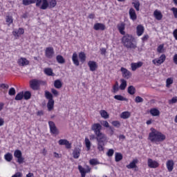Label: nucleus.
Wrapping results in <instances>:
<instances>
[{
  "instance_id": "nucleus-49",
  "label": "nucleus",
  "mask_w": 177,
  "mask_h": 177,
  "mask_svg": "<svg viewBox=\"0 0 177 177\" xmlns=\"http://www.w3.org/2000/svg\"><path fill=\"white\" fill-rule=\"evenodd\" d=\"M85 145H86V147L88 150H91V141L89 140V138H85Z\"/></svg>"
},
{
  "instance_id": "nucleus-58",
  "label": "nucleus",
  "mask_w": 177,
  "mask_h": 177,
  "mask_svg": "<svg viewBox=\"0 0 177 177\" xmlns=\"http://www.w3.org/2000/svg\"><path fill=\"white\" fill-rule=\"evenodd\" d=\"M51 92L54 96H58L59 95V91L55 88H51Z\"/></svg>"
},
{
  "instance_id": "nucleus-1",
  "label": "nucleus",
  "mask_w": 177,
  "mask_h": 177,
  "mask_svg": "<svg viewBox=\"0 0 177 177\" xmlns=\"http://www.w3.org/2000/svg\"><path fill=\"white\" fill-rule=\"evenodd\" d=\"M150 131L151 132L148 136V140H149L151 143L160 145V143H162V142L167 139V136L164 133L158 131L156 129L152 127Z\"/></svg>"
},
{
  "instance_id": "nucleus-28",
  "label": "nucleus",
  "mask_w": 177,
  "mask_h": 177,
  "mask_svg": "<svg viewBox=\"0 0 177 177\" xmlns=\"http://www.w3.org/2000/svg\"><path fill=\"white\" fill-rule=\"evenodd\" d=\"M132 5L133 8L136 9V12H139L140 10V2L139 0H132Z\"/></svg>"
},
{
  "instance_id": "nucleus-7",
  "label": "nucleus",
  "mask_w": 177,
  "mask_h": 177,
  "mask_svg": "<svg viewBox=\"0 0 177 177\" xmlns=\"http://www.w3.org/2000/svg\"><path fill=\"white\" fill-rule=\"evenodd\" d=\"M14 157L15 158H17V162H18V164H23V162H24V158L23 157V153L19 149H17L14 151Z\"/></svg>"
},
{
  "instance_id": "nucleus-30",
  "label": "nucleus",
  "mask_w": 177,
  "mask_h": 177,
  "mask_svg": "<svg viewBox=\"0 0 177 177\" xmlns=\"http://www.w3.org/2000/svg\"><path fill=\"white\" fill-rule=\"evenodd\" d=\"M44 74L46 75H48V77H55V74L53 73V70L50 68H46L44 70Z\"/></svg>"
},
{
  "instance_id": "nucleus-20",
  "label": "nucleus",
  "mask_w": 177,
  "mask_h": 177,
  "mask_svg": "<svg viewBox=\"0 0 177 177\" xmlns=\"http://www.w3.org/2000/svg\"><path fill=\"white\" fill-rule=\"evenodd\" d=\"M117 28L121 35H125V24L121 22L117 25Z\"/></svg>"
},
{
  "instance_id": "nucleus-29",
  "label": "nucleus",
  "mask_w": 177,
  "mask_h": 177,
  "mask_svg": "<svg viewBox=\"0 0 177 177\" xmlns=\"http://www.w3.org/2000/svg\"><path fill=\"white\" fill-rule=\"evenodd\" d=\"M81 154V149L80 148H75L73 151V158H80V156Z\"/></svg>"
},
{
  "instance_id": "nucleus-34",
  "label": "nucleus",
  "mask_w": 177,
  "mask_h": 177,
  "mask_svg": "<svg viewBox=\"0 0 177 177\" xmlns=\"http://www.w3.org/2000/svg\"><path fill=\"white\" fill-rule=\"evenodd\" d=\"M79 59L81 63H85V62L86 61V55H85V53L80 52L79 53Z\"/></svg>"
},
{
  "instance_id": "nucleus-51",
  "label": "nucleus",
  "mask_w": 177,
  "mask_h": 177,
  "mask_svg": "<svg viewBox=\"0 0 177 177\" xmlns=\"http://www.w3.org/2000/svg\"><path fill=\"white\" fill-rule=\"evenodd\" d=\"M56 5H57V1H56V0H50L48 3V6H50V8H55Z\"/></svg>"
},
{
  "instance_id": "nucleus-27",
  "label": "nucleus",
  "mask_w": 177,
  "mask_h": 177,
  "mask_svg": "<svg viewBox=\"0 0 177 177\" xmlns=\"http://www.w3.org/2000/svg\"><path fill=\"white\" fill-rule=\"evenodd\" d=\"M153 16L155 17V19H156V20H162V13H161V11L158 10H156L153 12Z\"/></svg>"
},
{
  "instance_id": "nucleus-41",
  "label": "nucleus",
  "mask_w": 177,
  "mask_h": 177,
  "mask_svg": "<svg viewBox=\"0 0 177 177\" xmlns=\"http://www.w3.org/2000/svg\"><path fill=\"white\" fill-rule=\"evenodd\" d=\"M22 3L24 6H28V5L35 3V0H22Z\"/></svg>"
},
{
  "instance_id": "nucleus-6",
  "label": "nucleus",
  "mask_w": 177,
  "mask_h": 177,
  "mask_svg": "<svg viewBox=\"0 0 177 177\" xmlns=\"http://www.w3.org/2000/svg\"><path fill=\"white\" fill-rule=\"evenodd\" d=\"M35 3L37 8H40L42 10H46L49 7L48 0H35Z\"/></svg>"
},
{
  "instance_id": "nucleus-8",
  "label": "nucleus",
  "mask_w": 177,
  "mask_h": 177,
  "mask_svg": "<svg viewBox=\"0 0 177 177\" xmlns=\"http://www.w3.org/2000/svg\"><path fill=\"white\" fill-rule=\"evenodd\" d=\"M167 59V56L165 54H162L159 58H156L152 60L153 64L155 66H160V64H162Z\"/></svg>"
},
{
  "instance_id": "nucleus-21",
  "label": "nucleus",
  "mask_w": 177,
  "mask_h": 177,
  "mask_svg": "<svg viewBox=\"0 0 177 177\" xmlns=\"http://www.w3.org/2000/svg\"><path fill=\"white\" fill-rule=\"evenodd\" d=\"M175 163L173 160H168L166 162V167L169 172H172L174 171V166Z\"/></svg>"
},
{
  "instance_id": "nucleus-32",
  "label": "nucleus",
  "mask_w": 177,
  "mask_h": 177,
  "mask_svg": "<svg viewBox=\"0 0 177 177\" xmlns=\"http://www.w3.org/2000/svg\"><path fill=\"white\" fill-rule=\"evenodd\" d=\"M149 113L151 115H153V117H157L160 115V111L156 108L151 109Z\"/></svg>"
},
{
  "instance_id": "nucleus-10",
  "label": "nucleus",
  "mask_w": 177,
  "mask_h": 177,
  "mask_svg": "<svg viewBox=\"0 0 177 177\" xmlns=\"http://www.w3.org/2000/svg\"><path fill=\"white\" fill-rule=\"evenodd\" d=\"M48 125L50 133H53V135H59V129H57V127H56V124H55L53 121H49Z\"/></svg>"
},
{
  "instance_id": "nucleus-3",
  "label": "nucleus",
  "mask_w": 177,
  "mask_h": 177,
  "mask_svg": "<svg viewBox=\"0 0 177 177\" xmlns=\"http://www.w3.org/2000/svg\"><path fill=\"white\" fill-rule=\"evenodd\" d=\"M48 82L46 80H41L38 79H32L29 81V86L32 91H39L41 86H46Z\"/></svg>"
},
{
  "instance_id": "nucleus-64",
  "label": "nucleus",
  "mask_w": 177,
  "mask_h": 177,
  "mask_svg": "<svg viewBox=\"0 0 177 177\" xmlns=\"http://www.w3.org/2000/svg\"><path fill=\"white\" fill-rule=\"evenodd\" d=\"M109 129H110V135L111 136H113V135H114V128H113V127H109Z\"/></svg>"
},
{
  "instance_id": "nucleus-63",
  "label": "nucleus",
  "mask_w": 177,
  "mask_h": 177,
  "mask_svg": "<svg viewBox=\"0 0 177 177\" xmlns=\"http://www.w3.org/2000/svg\"><path fill=\"white\" fill-rule=\"evenodd\" d=\"M173 36L175 38V39L177 41V29H175L173 31Z\"/></svg>"
},
{
  "instance_id": "nucleus-22",
  "label": "nucleus",
  "mask_w": 177,
  "mask_h": 177,
  "mask_svg": "<svg viewBox=\"0 0 177 177\" xmlns=\"http://www.w3.org/2000/svg\"><path fill=\"white\" fill-rule=\"evenodd\" d=\"M129 15L131 20H133V21H135L136 19H138V15H136V11H135V9L133 8L129 9Z\"/></svg>"
},
{
  "instance_id": "nucleus-39",
  "label": "nucleus",
  "mask_w": 177,
  "mask_h": 177,
  "mask_svg": "<svg viewBox=\"0 0 177 177\" xmlns=\"http://www.w3.org/2000/svg\"><path fill=\"white\" fill-rule=\"evenodd\" d=\"M6 21L8 26H10V24H13V17L10 15H7L6 17Z\"/></svg>"
},
{
  "instance_id": "nucleus-45",
  "label": "nucleus",
  "mask_w": 177,
  "mask_h": 177,
  "mask_svg": "<svg viewBox=\"0 0 177 177\" xmlns=\"http://www.w3.org/2000/svg\"><path fill=\"white\" fill-rule=\"evenodd\" d=\"M24 99H25V100H29V99H31V92L25 91L24 93Z\"/></svg>"
},
{
  "instance_id": "nucleus-15",
  "label": "nucleus",
  "mask_w": 177,
  "mask_h": 177,
  "mask_svg": "<svg viewBox=\"0 0 177 177\" xmlns=\"http://www.w3.org/2000/svg\"><path fill=\"white\" fill-rule=\"evenodd\" d=\"M78 169L80 173L81 174V177H85L86 176V174H89V172H91V167H88L87 169L85 170V169L84 167H82V166L79 165L78 166Z\"/></svg>"
},
{
  "instance_id": "nucleus-56",
  "label": "nucleus",
  "mask_w": 177,
  "mask_h": 177,
  "mask_svg": "<svg viewBox=\"0 0 177 177\" xmlns=\"http://www.w3.org/2000/svg\"><path fill=\"white\" fill-rule=\"evenodd\" d=\"M177 102V97H173L172 99L169 100V104H174L175 103H176Z\"/></svg>"
},
{
  "instance_id": "nucleus-31",
  "label": "nucleus",
  "mask_w": 177,
  "mask_h": 177,
  "mask_svg": "<svg viewBox=\"0 0 177 177\" xmlns=\"http://www.w3.org/2000/svg\"><path fill=\"white\" fill-rule=\"evenodd\" d=\"M131 117V112L126 111L122 112L120 114V118H122V120H128Z\"/></svg>"
},
{
  "instance_id": "nucleus-42",
  "label": "nucleus",
  "mask_w": 177,
  "mask_h": 177,
  "mask_svg": "<svg viewBox=\"0 0 177 177\" xmlns=\"http://www.w3.org/2000/svg\"><path fill=\"white\" fill-rule=\"evenodd\" d=\"M100 114L102 118H104L105 120H107L109 118V113L105 110H101L100 111Z\"/></svg>"
},
{
  "instance_id": "nucleus-25",
  "label": "nucleus",
  "mask_w": 177,
  "mask_h": 177,
  "mask_svg": "<svg viewBox=\"0 0 177 177\" xmlns=\"http://www.w3.org/2000/svg\"><path fill=\"white\" fill-rule=\"evenodd\" d=\"M144 32H145V27L142 26V24L137 26L136 34H137L138 37H142V35H143Z\"/></svg>"
},
{
  "instance_id": "nucleus-26",
  "label": "nucleus",
  "mask_w": 177,
  "mask_h": 177,
  "mask_svg": "<svg viewBox=\"0 0 177 177\" xmlns=\"http://www.w3.org/2000/svg\"><path fill=\"white\" fill-rule=\"evenodd\" d=\"M72 62L76 67H78L80 66V60L78 59V54L76 53H73L72 56Z\"/></svg>"
},
{
  "instance_id": "nucleus-18",
  "label": "nucleus",
  "mask_w": 177,
  "mask_h": 177,
  "mask_svg": "<svg viewBox=\"0 0 177 177\" xmlns=\"http://www.w3.org/2000/svg\"><path fill=\"white\" fill-rule=\"evenodd\" d=\"M23 34H24V28H19L18 30L12 31V35H14L17 39L19 38V37H21Z\"/></svg>"
},
{
  "instance_id": "nucleus-17",
  "label": "nucleus",
  "mask_w": 177,
  "mask_h": 177,
  "mask_svg": "<svg viewBox=\"0 0 177 177\" xmlns=\"http://www.w3.org/2000/svg\"><path fill=\"white\" fill-rule=\"evenodd\" d=\"M93 28L95 31H104L106 30V25L102 23H96L94 24Z\"/></svg>"
},
{
  "instance_id": "nucleus-62",
  "label": "nucleus",
  "mask_w": 177,
  "mask_h": 177,
  "mask_svg": "<svg viewBox=\"0 0 177 177\" xmlns=\"http://www.w3.org/2000/svg\"><path fill=\"white\" fill-rule=\"evenodd\" d=\"M173 62L174 64H176L177 66V54H175L173 57Z\"/></svg>"
},
{
  "instance_id": "nucleus-47",
  "label": "nucleus",
  "mask_w": 177,
  "mask_h": 177,
  "mask_svg": "<svg viewBox=\"0 0 177 177\" xmlns=\"http://www.w3.org/2000/svg\"><path fill=\"white\" fill-rule=\"evenodd\" d=\"M172 84H174V79H172V77L167 78L166 80V86L169 88Z\"/></svg>"
},
{
  "instance_id": "nucleus-53",
  "label": "nucleus",
  "mask_w": 177,
  "mask_h": 177,
  "mask_svg": "<svg viewBox=\"0 0 177 177\" xmlns=\"http://www.w3.org/2000/svg\"><path fill=\"white\" fill-rule=\"evenodd\" d=\"M8 95H10V96H15V95H16V89H15L13 87H11L8 91Z\"/></svg>"
},
{
  "instance_id": "nucleus-48",
  "label": "nucleus",
  "mask_w": 177,
  "mask_h": 177,
  "mask_svg": "<svg viewBox=\"0 0 177 177\" xmlns=\"http://www.w3.org/2000/svg\"><path fill=\"white\" fill-rule=\"evenodd\" d=\"M89 164H90V165H99V164H100V162H99L97 159L93 158L89 160Z\"/></svg>"
},
{
  "instance_id": "nucleus-50",
  "label": "nucleus",
  "mask_w": 177,
  "mask_h": 177,
  "mask_svg": "<svg viewBox=\"0 0 177 177\" xmlns=\"http://www.w3.org/2000/svg\"><path fill=\"white\" fill-rule=\"evenodd\" d=\"M119 90H120V87H118V82H116L113 86V93H117V92H118Z\"/></svg>"
},
{
  "instance_id": "nucleus-35",
  "label": "nucleus",
  "mask_w": 177,
  "mask_h": 177,
  "mask_svg": "<svg viewBox=\"0 0 177 177\" xmlns=\"http://www.w3.org/2000/svg\"><path fill=\"white\" fill-rule=\"evenodd\" d=\"M4 158L6 161H8V162H10V161L13 160V155H12V153L8 152L5 154Z\"/></svg>"
},
{
  "instance_id": "nucleus-14",
  "label": "nucleus",
  "mask_w": 177,
  "mask_h": 177,
  "mask_svg": "<svg viewBox=\"0 0 177 177\" xmlns=\"http://www.w3.org/2000/svg\"><path fill=\"white\" fill-rule=\"evenodd\" d=\"M147 165L149 168H158L160 167V163L157 160H153L151 158H148Z\"/></svg>"
},
{
  "instance_id": "nucleus-11",
  "label": "nucleus",
  "mask_w": 177,
  "mask_h": 177,
  "mask_svg": "<svg viewBox=\"0 0 177 177\" xmlns=\"http://www.w3.org/2000/svg\"><path fill=\"white\" fill-rule=\"evenodd\" d=\"M55 55V49L53 47H47L45 49V56L47 59H52Z\"/></svg>"
},
{
  "instance_id": "nucleus-23",
  "label": "nucleus",
  "mask_w": 177,
  "mask_h": 177,
  "mask_svg": "<svg viewBox=\"0 0 177 177\" xmlns=\"http://www.w3.org/2000/svg\"><path fill=\"white\" fill-rule=\"evenodd\" d=\"M139 162V160L138 159H133L129 165H127L126 167L128 169H133V168H138V164Z\"/></svg>"
},
{
  "instance_id": "nucleus-12",
  "label": "nucleus",
  "mask_w": 177,
  "mask_h": 177,
  "mask_svg": "<svg viewBox=\"0 0 177 177\" xmlns=\"http://www.w3.org/2000/svg\"><path fill=\"white\" fill-rule=\"evenodd\" d=\"M120 71L122 73L123 78H125L126 80H129L131 77H132V73L131 71H128L126 68L122 67L120 68Z\"/></svg>"
},
{
  "instance_id": "nucleus-59",
  "label": "nucleus",
  "mask_w": 177,
  "mask_h": 177,
  "mask_svg": "<svg viewBox=\"0 0 177 177\" xmlns=\"http://www.w3.org/2000/svg\"><path fill=\"white\" fill-rule=\"evenodd\" d=\"M0 88H2V89H8L9 88V85L6 84H0Z\"/></svg>"
},
{
  "instance_id": "nucleus-37",
  "label": "nucleus",
  "mask_w": 177,
  "mask_h": 177,
  "mask_svg": "<svg viewBox=\"0 0 177 177\" xmlns=\"http://www.w3.org/2000/svg\"><path fill=\"white\" fill-rule=\"evenodd\" d=\"M127 92L129 95H133L136 93V88L133 86H129L127 88Z\"/></svg>"
},
{
  "instance_id": "nucleus-57",
  "label": "nucleus",
  "mask_w": 177,
  "mask_h": 177,
  "mask_svg": "<svg viewBox=\"0 0 177 177\" xmlns=\"http://www.w3.org/2000/svg\"><path fill=\"white\" fill-rule=\"evenodd\" d=\"M135 102L136 103H142L143 102V99L140 96H137L136 97Z\"/></svg>"
},
{
  "instance_id": "nucleus-13",
  "label": "nucleus",
  "mask_w": 177,
  "mask_h": 177,
  "mask_svg": "<svg viewBox=\"0 0 177 177\" xmlns=\"http://www.w3.org/2000/svg\"><path fill=\"white\" fill-rule=\"evenodd\" d=\"M17 64L20 67H24V66H28V64H30V61L28 59H27V58L21 57L19 59H18Z\"/></svg>"
},
{
  "instance_id": "nucleus-4",
  "label": "nucleus",
  "mask_w": 177,
  "mask_h": 177,
  "mask_svg": "<svg viewBox=\"0 0 177 177\" xmlns=\"http://www.w3.org/2000/svg\"><path fill=\"white\" fill-rule=\"evenodd\" d=\"M102 127L100 125V123H94L91 126V129L93 131L96 138L97 139L101 138L102 139H106V135L102 132Z\"/></svg>"
},
{
  "instance_id": "nucleus-46",
  "label": "nucleus",
  "mask_w": 177,
  "mask_h": 177,
  "mask_svg": "<svg viewBox=\"0 0 177 177\" xmlns=\"http://www.w3.org/2000/svg\"><path fill=\"white\" fill-rule=\"evenodd\" d=\"M157 52H158V53H164V52H165V50L164 49V44H160L158 46Z\"/></svg>"
},
{
  "instance_id": "nucleus-9",
  "label": "nucleus",
  "mask_w": 177,
  "mask_h": 177,
  "mask_svg": "<svg viewBox=\"0 0 177 177\" xmlns=\"http://www.w3.org/2000/svg\"><path fill=\"white\" fill-rule=\"evenodd\" d=\"M107 139V137L106 138H96V140L97 142V150L99 151H104V141H106Z\"/></svg>"
},
{
  "instance_id": "nucleus-54",
  "label": "nucleus",
  "mask_w": 177,
  "mask_h": 177,
  "mask_svg": "<svg viewBox=\"0 0 177 177\" xmlns=\"http://www.w3.org/2000/svg\"><path fill=\"white\" fill-rule=\"evenodd\" d=\"M106 156H108V157H113V156H114V149H109L106 153Z\"/></svg>"
},
{
  "instance_id": "nucleus-19",
  "label": "nucleus",
  "mask_w": 177,
  "mask_h": 177,
  "mask_svg": "<svg viewBox=\"0 0 177 177\" xmlns=\"http://www.w3.org/2000/svg\"><path fill=\"white\" fill-rule=\"evenodd\" d=\"M87 64L90 68V71H96V70H97V63H96V62L88 61Z\"/></svg>"
},
{
  "instance_id": "nucleus-52",
  "label": "nucleus",
  "mask_w": 177,
  "mask_h": 177,
  "mask_svg": "<svg viewBox=\"0 0 177 177\" xmlns=\"http://www.w3.org/2000/svg\"><path fill=\"white\" fill-rule=\"evenodd\" d=\"M112 125L115 128H120V127H121V122H120L118 120H113L112 122Z\"/></svg>"
},
{
  "instance_id": "nucleus-5",
  "label": "nucleus",
  "mask_w": 177,
  "mask_h": 177,
  "mask_svg": "<svg viewBox=\"0 0 177 177\" xmlns=\"http://www.w3.org/2000/svg\"><path fill=\"white\" fill-rule=\"evenodd\" d=\"M45 97L48 100L47 103V109L48 111H52L55 107V100H53V95L50 92L45 91Z\"/></svg>"
},
{
  "instance_id": "nucleus-60",
  "label": "nucleus",
  "mask_w": 177,
  "mask_h": 177,
  "mask_svg": "<svg viewBox=\"0 0 177 177\" xmlns=\"http://www.w3.org/2000/svg\"><path fill=\"white\" fill-rule=\"evenodd\" d=\"M149 35H145L142 37V42H145L146 41H147V39H149Z\"/></svg>"
},
{
  "instance_id": "nucleus-33",
  "label": "nucleus",
  "mask_w": 177,
  "mask_h": 177,
  "mask_svg": "<svg viewBox=\"0 0 177 177\" xmlns=\"http://www.w3.org/2000/svg\"><path fill=\"white\" fill-rule=\"evenodd\" d=\"M113 97L115 100H119L120 102H128V99L121 95H115Z\"/></svg>"
},
{
  "instance_id": "nucleus-40",
  "label": "nucleus",
  "mask_w": 177,
  "mask_h": 177,
  "mask_svg": "<svg viewBox=\"0 0 177 177\" xmlns=\"http://www.w3.org/2000/svg\"><path fill=\"white\" fill-rule=\"evenodd\" d=\"M54 86L57 89H60V88H62V86H63V84H62V81H60L59 80H55L54 82Z\"/></svg>"
},
{
  "instance_id": "nucleus-43",
  "label": "nucleus",
  "mask_w": 177,
  "mask_h": 177,
  "mask_svg": "<svg viewBox=\"0 0 177 177\" xmlns=\"http://www.w3.org/2000/svg\"><path fill=\"white\" fill-rule=\"evenodd\" d=\"M123 156L122 154H121L120 153H116L115 155V161L116 162H120V161H121V160H122Z\"/></svg>"
},
{
  "instance_id": "nucleus-44",
  "label": "nucleus",
  "mask_w": 177,
  "mask_h": 177,
  "mask_svg": "<svg viewBox=\"0 0 177 177\" xmlns=\"http://www.w3.org/2000/svg\"><path fill=\"white\" fill-rule=\"evenodd\" d=\"M23 97H24V92L21 91L18 93L16 96H15V100H22Z\"/></svg>"
},
{
  "instance_id": "nucleus-38",
  "label": "nucleus",
  "mask_w": 177,
  "mask_h": 177,
  "mask_svg": "<svg viewBox=\"0 0 177 177\" xmlns=\"http://www.w3.org/2000/svg\"><path fill=\"white\" fill-rule=\"evenodd\" d=\"M56 60L57 63H59V64H64V63H66V59H64V57L62 55H57Z\"/></svg>"
},
{
  "instance_id": "nucleus-16",
  "label": "nucleus",
  "mask_w": 177,
  "mask_h": 177,
  "mask_svg": "<svg viewBox=\"0 0 177 177\" xmlns=\"http://www.w3.org/2000/svg\"><path fill=\"white\" fill-rule=\"evenodd\" d=\"M58 143L59 146H65L66 149H71V143L66 139H60Z\"/></svg>"
},
{
  "instance_id": "nucleus-55",
  "label": "nucleus",
  "mask_w": 177,
  "mask_h": 177,
  "mask_svg": "<svg viewBox=\"0 0 177 177\" xmlns=\"http://www.w3.org/2000/svg\"><path fill=\"white\" fill-rule=\"evenodd\" d=\"M171 11L172 12L174 18L177 19V8L173 7L171 8Z\"/></svg>"
},
{
  "instance_id": "nucleus-2",
  "label": "nucleus",
  "mask_w": 177,
  "mask_h": 177,
  "mask_svg": "<svg viewBox=\"0 0 177 177\" xmlns=\"http://www.w3.org/2000/svg\"><path fill=\"white\" fill-rule=\"evenodd\" d=\"M122 42L127 49H136L138 48L135 37L130 34L124 35L122 38Z\"/></svg>"
},
{
  "instance_id": "nucleus-61",
  "label": "nucleus",
  "mask_w": 177,
  "mask_h": 177,
  "mask_svg": "<svg viewBox=\"0 0 177 177\" xmlns=\"http://www.w3.org/2000/svg\"><path fill=\"white\" fill-rule=\"evenodd\" d=\"M103 127H105V128H110L111 126L109 124V122L105 120L103 122Z\"/></svg>"
},
{
  "instance_id": "nucleus-36",
  "label": "nucleus",
  "mask_w": 177,
  "mask_h": 177,
  "mask_svg": "<svg viewBox=\"0 0 177 177\" xmlns=\"http://www.w3.org/2000/svg\"><path fill=\"white\" fill-rule=\"evenodd\" d=\"M120 89L121 91H124L125 88H127V80L124 79L120 80Z\"/></svg>"
},
{
  "instance_id": "nucleus-24",
  "label": "nucleus",
  "mask_w": 177,
  "mask_h": 177,
  "mask_svg": "<svg viewBox=\"0 0 177 177\" xmlns=\"http://www.w3.org/2000/svg\"><path fill=\"white\" fill-rule=\"evenodd\" d=\"M143 66V62H138L136 63H131V71H136L138 68H140Z\"/></svg>"
}]
</instances>
